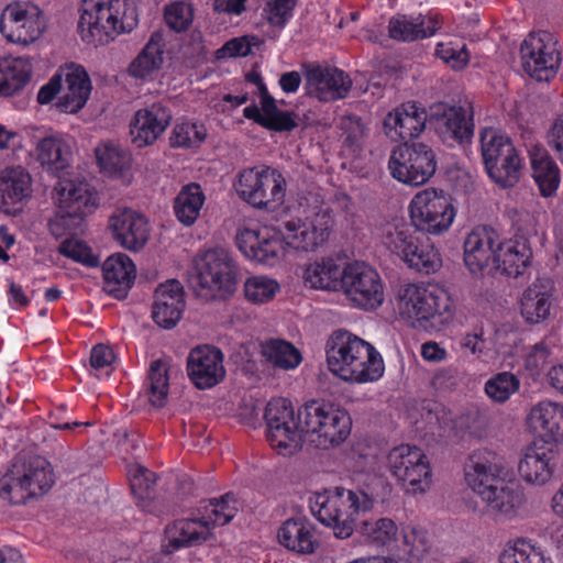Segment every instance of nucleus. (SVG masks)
Returning <instances> with one entry per match:
<instances>
[{
    "label": "nucleus",
    "instance_id": "31",
    "mask_svg": "<svg viewBox=\"0 0 563 563\" xmlns=\"http://www.w3.org/2000/svg\"><path fill=\"white\" fill-rule=\"evenodd\" d=\"M278 542L297 554H311L319 545L314 525L306 517L285 520L277 532Z\"/></svg>",
    "mask_w": 563,
    "mask_h": 563
},
{
    "label": "nucleus",
    "instance_id": "50",
    "mask_svg": "<svg viewBox=\"0 0 563 563\" xmlns=\"http://www.w3.org/2000/svg\"><path fill=\"white\" fill-rule=\"evenodd\" d=\"M238 512V500L232 493H228L220 498L210 499L203 507L201 517L210 527V531L218 526L229 523Z\"/></svg>",
    "mask_w": 563,
    "mask_h": 563
},
{
    "label": "nucleus",
    "instance_id": "15",
    "mask_svg": "<svg viewBox=\"0 0 563 563\" xmlns=\"http://www.w3.org/2000/svg\"><path fill=\"white\" fill-rule=\"evenodd\" d=\"M341 289L358 308L376 309L384 301V285L376 269L364 262H353L344 267Z\"/></svg>",
    "mask_w": 563,
    "mask_h": 563
},
{
    "label": "nucleus",
    "instance_id": "10",
    "mask_svg": "<svg viewBox=\"0 0 563 563\" xmlns=\"http://www.w3.org/2000/svg\"><path fill=\"white\" fill-rule=\"evenodd\" d=\"M452 198L443 190L426 188L410 202V218L416 230L433 235L446 232L455 218Z\"/></svg>",
    "mask_w": 563,
    "mask_h": 563
},
{
    "label": "nucleus",
    "instance_id": "36",
    "mask_svg": "<svg viewBox=\"0 0 563 563\" xmlns=\"http://www.w3.org/2000/svg\"><path fill=\"white\" fill-rule=\"evenodd\" d=\"M554 287L548 279H537L523 292L520 310L523 319L532 324L545 320L552 307Z\"/></svg>",
    "mask_w": 563,
    "mask_h": 563
},
{
    "label": "nucleus",
    "instance_id": "41",
    "mask_svg": "<svg viewBox=\"0 0 563 563\" xmlns=\"http://www.w3.org/2000/svg\"><path fill=\"white\" fill-rule=\"evenodd\" d=\"M166 533L169 545L175 550L201 544L213 537L202 517L178 520L173 527L167 528Z\"/></svg>",
    "mask_w": 563,
    "mask_h": 563
},
{
    "label": "nucleus",
    "instance_id": "58",
    "mask_svg": "<svg viewBox=\"0 0 563 563\" xmlns=\"http://www.w3.org/2000/svg\"><path fill=\"white\" fill-rule=\"evenodd\" d=\"M206 135L203 124L186 121L174 126L169 141L173 147H196L203 142Z\"/></svg>",
    "mask_w": 563,
    "mask_h": 563
},
{
    "label": "nucleus",
    "instance_id": "57",
    "mask_svg": "<svg viewBox=\"0 0 563 563\" xmlns=\"http://www.w3.org/2000/svg\"><path fill=\"white\" fill-rule=\"evenodd\" d=\"M129 476L134 497L139 499L141 507L146 508L156 482L155 474L141 465H134L130 467Z\"/></svg>",
    "mask_w": 563,
    "mask_h": 563
},
{
    "label": "nucleus",
    "instance_id": "29",
    "mask_svg": "<svg viewBox=\"0 0 563 563\" xmlns=\"http://www.w3.org/2000/svg\"><path fill=\"white\" fill-rule=\"evenodd\" d=\"M441 25L437 14H396L388 22V33L393 40L413 42L434 35Z\"/></svg>",
    "mask_w": 563,
    "mask_h": 563
},
{
    "label": "nucleus",
    "instance_id": "54",
    "mask_svg": "<svg viewBox=\"0 0 563 563\" xmlns=\"http://www.w3.org/2000/svg\"><path fill=\"white\" fill-rule=\"evenodd\" d=\"M520 388V379L510 372L493 375L485 383L486 395L495 402L504 404Z\"/></svg>",
    "mask_w": 563,
    "mask_h": 563
},
{
    "label": "nucleus",
    "instance_id": "2",
    "mask_svg": "<svg viewBox=\"0 0 563 563\" xmlns=\"http://www.w3.org/2000/svg\"><path fill=\"white\" fill-rule=\"evenodd\" d=\"M139 23L135 0H81L78 33L89 45H106Z\"/></svg>",
    "mask_w": 563,
    "mask_h": 563
},
{
    "label": "nucleus",
    "instance_id": "9",
    "mask_svg": "<svg viewBox=\"0 0 563 563\" xmlns=\"http://www.w3.org/2000/svg\"><path fill=\"white\" fill-rule=\"evenodd\" d=\"M563 48L548 31L531 32L520 45L523 70L538 81H549L560 69Z\"/></svg>",
    "mask_w": 563,
    "mask_h": 563
},
{
    "label": "nucleus",
    "instance_id": "34",
    "mask_svg": "<svg viewBox=\"0 0 563 563\" xmlns=\"http://www.w3.org/2000/svg\"><path fill=\"white\" fill-rule=\"evenodd\" d=\"M32 195V178L21 166L8 167L0 173V209L7 213Z\"/></svg>",
    "mask_w": 563,
    "mask_h": 563
},
{
    "label": "nucleus",
    "instance_id": "26",
    "mask_svg": "<svg viewBox=\"0 0 563 563\" xmlns=\"http://www.w3.org/2000/svg\"><path fill=\"white\" fill-rule=\"evenodd\" d=\"M185 309V292L176 279L161 284L155 290L152 309L153 320L162 328L172 329L181 319Z\"/></svg>",
    "mask_w": 563,
    "mask_h": 563
},
{
    "label": "nucleus",
    "instance_id": "63",
    "mask_svg": "<svg viewBox=\"0 0 563 563\" xmlns=\"http://www.w3.org/2000/svg\"><path fill=\"white\" fill-rule=\"evenodd\" d=\"M296 0H266L264 14L271 25L284 27L292 15Z\"/></svg>",
    "mask_w": 563,
    "mask_h": 563
},
{
    "label": "nucleus",
    "instance_id": "5",
    "mask_svg": "<svg viewBox=\"0 0 563 563\" xmlns=\"http://www.w3.org/2000/svg\"><path fill=\"white\" fill-rule=\"evenodd\" d=\"M307 440L317 449L329 450L339 446L349 438L352 419L341 406L331 401L313 399L299 408Z\"/></svg>",
    "mask_w": 563,
    "mask_h": 563
},
{
    "label": "nucleus",
    "instance_id": "1",
    "mask_svg": "<svg viewBox=\"0 0 563 563\" xmlns=\"http://www.w3.org/2000/svg\"><path fill=\"white\" fill-rule=\"evenodd\" d=\"M325 353L330 372L343 380L374 382L384 373L383 358L375 347L347 330L330 335Z\"/></svg>",
    "mask_w": 563,
    "mask_h": 563
},
{
    "label": "nucleus",
    "instance_id": "51",
    "mask_svg": "<svg viewBox=\"0 0 563 563\" xmlns=\"http://www.w3.org/2000/svg\"><path fill=\"white\" fill-rule=\"evenodd\" d=\"M410 268L418 272L430 274L441 267V257L432 244L421 242L418 238L413 247L409 250L408 256L402 260Z\"/></svg>",
    "mask_w": 563,
    "mask_h": 563
},
{
    "label": "nucleus",
    "instance_id": "28",
    "mask_svg": "<svg viewBox=\"0 0 563 563\" xmlns=\"http://www.w3.org/2000/svg\"><path fill=\"white\" fill-rule=\"evenodd\" d=\"M554 452L545 444L527 446L518 463L519 476L528 484L545 485L554 473Z\"/></svg>",
    "mask_w": 563,
    "mask_h": 563
},
{
    "label": "nucleus",
    "instance_id": "60",
    "mask_svg": "<svg viewBox=\"0 0 563 563\" xmlns=\"http://www.w3.org/2000/svg\"><path fill=\"white\" fill-rule=\"evenodd\" d=\"M164 19L175 32L186 31L194 20L192 5L185 1H176L165 7Z\"/></svg>",
    "mask_w": 563,
    "mask_h": 563
},
{
    "label": "nucleus",
    "instance_id": "59",
    "mask_svg": "<svg viewBox=\"0 0 563 563\" xmlns=\"http://www.w3.org/2000/svg\"><path fill=\"white\" fill-rule=\"evenodd\" d=\"M279 290V284L266 276H252L244 284V294L253 303H264L272 300Z\"/></svg>",
    "mask_w": 563,
    "mask_h": 563
},
{
    "label": "nucleus",
    "instance_id": "19",
    "mask_svg": "<svg viewBox=\"0 0 563 563\" xmlns=\"http://www.w3.org/2000/svg\"><path fill=\"white\" fill-rule=\"evenodd\" d=\"M504 467L497 455L488 450L474 451L464 464V479L479 498L503 479Z\"/></svg>",
    "mask_w": 563,
    "mask_h": 563
},
{
    "label": "nucleus",
    "instance_id": "44",
    "mask_svg": "<svg viewBox=\"0 0 563 563\" xmlns=\"http://www.w3.org/2000/svg\"><path fill=\"white\" fill-rule=\"evenodd\" d=\"M530 257L531 251L526 243L512 240L500 241L493 267L508 276L517 277L523 273Z\"/></svg>",
    "mask_w": 563,
    "mask_h": 563
},
{
    "label": "nucleus",
    "instance_id": "22",
    "mask_svg": "<svg viewBox=\"0 0 563 563\" xmlns=\"http://www.w3.org/2000/svg\"><path fill=\"white\" fill-rule=\"evenodd\" d=\"M170 120L169 108L161 102L137 110L130 124L132 143L139 148L154 144L165 132Z\"/></svg>",
    "mask_w": 563,
    "mask_h": 563
},
{
    "label": "nucleus",
    "instance_id": "12",
    "mask_svg": "<svg viewBox=\"0 0 563 563\" xmlns=\"http://www.w3.org/2000/svg\"><path fill=\"white\" fill-rule=\"evenodd\" d=\"M388 168L395 179L420 186L435 173V155L427 144L406 142L391 152Z\"/></svg>",
    "mask_w": 563,
    "mask_h": 563
},
{
    "label": "nucleus",
    "instance_id": "30",
    "mask_svg": "<svg viewBox=\"0 0 563 563\" xmlns=\"http://www.w3.org/2000/svg\"><path fill=\"white\" fill-rule=\"evenodd\" d=\"M110 227L121 245L131 251L142 249L148 239L146 220L131 209L118 210L110 218Z\"/></svg>",
    "mask_w": 563,
    "mask_h": 563
},
{
    "label": "nucleus",
    "instance_id": "6",
    "mask_svg": "<svg viewBox=\"0 0 563 563\" xmlns=\"http://www.w3.org/2000/svg\"><path fill=\"white\" fill-rule=\"evenodd\" d=\"M481 152L489 178L503 188L520 178L521 159L511 140L493 128L481 131Z\"/></svg>",
    "mask_w": 563,
    "mask_h": 563
},
{
    "label": "nucleus",
    "instance_id": "27",
    "mask_svg": "<svg viewBox=\"0 0 563 563\" xmlns=\"http://www.w3.org/2000/svg\"><path fill=\"white\" fill-rule=\"evenodd\" d=\"M243 114L261 126L274 132H289L297 126L295 113L282 111L276 100L269 95L265 85L261 84V109L256 104L244 108Z\"/></svg>",
    "mask_w": 563,
    "mask_h": 563
},
{
    "label": "nucleus",
    "instance_id": "43",
    "mask_svg": "<svg viewBox=\"0 0 563 563\" xmlns=\"http://www.w3.org/2000/svg\"><path fill=\"white\" fill-rule=\"evenodd\" d=\"M32 65L23 57L0 59V96L19 93L30 81Z\"/></svg>",
    "mask_w": 563,
    "mask_h": 563
},
{
    "label": "nucleus",
    "instance_id": "8",
    "mask_svg": "<svg viewBox=\"0 0 563 563\" xmlns=\"http://www.w3.org/2000/svg\"><path fill=\"white\" fill-rule=\"evenodd\" d=\"M264 419L266 440L275 451L282 455H291L301 448L305 429L291 401L273 398L266 405Z\"/></svg>",
    "mask_w": 563,
    "mask_h": 563
},
{
    "label": "nucleus",
    "instance_id": "42",
    "mask_svg": "<svg viewBox=\"0 0 563 563\" xmlns=\"http://www.w3.org/2000/svg\"><path fill=\"white\" fill-rule=\"evenodd\" d=\"M412 223H408L402 219H395L385 223L380 228V243L393 254L399 258L408 256L409 250L413 247V243L418 239Z\"/></svg>",
    "mask_w": 563,
    "mask_h": 563
},
{
    "label": "nucleus",
    "instance_id": "45",
    "mask_svg": "<svg viewBox=\"0 0 563 563\" xmlns=\"http://www.w3.org/2000/svg\"><path fill=\"white\" fill-rule=\"evenodd\" d=\"M16 467L25 475L24 483L32 497L48 492L54 484L51 463L42 456H32Z\"/></svg>",
    "mask_w": 563,
    "mask_h": 563
},
{
    "label": "nucleus",
    "instance_id": "24",
    "mask_svg": "<svg viewBox=\"0 0 563 563\" xmlns=\"http://www.w3.org/2000/svg\"><path fill=\"white\" fill-rule=\"evenodd\" d=\"M62 95L57 107L67 113H75L86 104L91 92V82L86 69L77 64H67L59 68Z\"/></svg>",
    "mask_w": 563,
    "mask_h": 563
},
{
    "label": "nucleus",
    "instance_id": "55",
    "mask_svg": "<svg viewBox=\"0 0 563 563\" xmlns=\"http://www.w3.org/2000/svg\"><path fill=\"white\" fill-rule=\"evenodd\" d=\"M363 537L377 545H388L396 541L398 527L390 518L365 520L360 529Z\"/></svg>",
    "mask_w": 563,
    "mask_h": 563
},
{
    "label": "nucleus",
    "instance_id": "17",
    "mask_svg": "<svg viewBox=\"0 0 563 563\" xmlns=\"http://www.w3.org/2000/svg\"><path fill=\"white\" fill-rule=\"evenodd\" d=\"M282 235L268 228H243L238 231L236 245L250 260L275 265L284 254Z\"/></svg>",
    "mask_w": 563,
    "mask_h": 563
},
{
    "label": "nucleus",
    "instance_id": "38",
    "mask_svg": "<svg viewBox=\"0 0 563 563\" xmlns=\"http://www.w3.org/2000/svg\"><path fill=\"white\" fill-rule=\"evenodd\" d=\"M532 176L543 197L555 195L560 183V169L548 151L539 145L529 150Z\"/></svg>",
    "mask_w": 563,
    "mask_h": 563
},
{
    "label": "nucleus",
    "instance_id": "52",
    "mask_svg": "<svg viewBox=\"0 0 563 563\" xmlns=\"http://www.w3.org/2000/svg\"><path fill=\"white\" fill-rule=\"evenodd\" d=\"M168 365L163 360L151 363L147 375V396L152 406H165L168 396Z\"/></svg>",
    "mask_w": 563,
    "mask_h": 563
},
{
    "label": "nucleus",
    "instance_id": "40",
    "mask_svg": "<svg viewBox=\"0 0 563 563\" xmlns=\"http://www.w3.org/2000/svg\"><path fill=\"white\" fill-rule=\"evenodd\" d=\"M344 268L332 258H322L308 263L303 269L305 285L320 290L336 291L341 289Z\"/></svg>",
    "mask_w": 563,
    "mask_h": 563
},
{
    "label": "nucleus",
    "instance_id": "18",
    "mask_svg": "<svg viewBox=\"0 0 563 563\" xmlns=\"http://www.w3.org/2000/svg\"><path fill=\"white\" fill-rule=\"evenodd\" d=\"M429 123L446 143H463L474 133V123L467 110L460 106L437 103L430 107Z\"/></svg>",
    "mask_w": 563,
    "mask_h": 563
},
{
    "label": "nucleus",
    "instance_id": "32",
    "mask_svg": "<svg viewBox=\"0 0 563 563\" xmlns=\"http://www.w3.org/2000/svg\"><path fill=\"white\" fill-rule=\"evenodd\" d=\"M102 272L104 291L117 299H124L136 274L132 260L123 253L113 254L104 261Z\"/></svg>",
    "mask_w": 563,
    "mask_h": 563
},
{
    "label": "nucleus",
    "instance_id": "21",
    "mask_svg": "<svg viewBox=\"0 0 563 563\" xmlns=\"http://www.w3.org/2000/svg\"><path fill=\"white\" fill-rule=\"evenodd\" d=\"M309 93L323 102L347 97L352 79L344 70L333 66H312L306 73Z\"/></svg>",
    "mask_w": 563,
    "mask_h": 563
},
{
    "label": "nucleus",
    "instance_id": "3",
    "mask_svg": "<svg viewBox=\"0 0 563 563\" xmlns=\"http://www.w3.org/2000/svg\"><path fill=\"white\" fill-rule=\"evenodd\" d=\"M375 503L376 498L363 489L335 487L316 493L309 507L313 517L331 528L336 538L346 539L352 536L358 516L371 511Z\"/></svg>",
    "mask_w": 563,
    "mask_h": 563
},
{
    "label": "nucleus",
    "instance_id": "53",
    "mask_svg": "<svg viewBox=\"0 0 563 563\" xmlns=\"http://www.w3.org/2000/svg\"><path fill=\"white\" fill-rule=\"evenodd\" d=\"M97 159L100 168L109 174H122L130 167V153L114 144H104L96 150Z\"/></svg>",
    "mask_w": 563,
    "mask_h": 563
},
{
    "label": "nucleus",
    "instance_id": "23",
    "mask_svg": "<svg viewBox=\"0 0 563 563\" xmlns=\"http://www.w3.org/2000/svg\"><path fill=\"white\" fill-rule=\"evenodd\" d=\"M500 243L499 234L490 227L474 228L464 241V262L472 273L494 265Z\"/></svg>",
    "mask_w": 563,
    "mask_h": 563
},
{
    "label": "nucleus",
    "instance_id": "48",
    "mask_svg": "<svg viewBox=\"0 0 563 563\" xmlns=\"http://www.w3.org/2000/svg\"><path fill=\"white\" fill-rule=\"evenodd\" d=\"M262 354L276 367L289 371L299 366L302 361L300 351L283 339H269L262 344Z\"/></svg>",
    "mask_w": 563,
    "mask_h": 563
},
{
    "label": "nucleus",
    "instance_id": "61",
    "mask_svg": "<svg viewBox=\"0 0 563 563\" xmlns=\"http://www.w3.org/2000/svg\"><path fill=\"white\" fill-rule=\"evenodd\" d=\"M58 252L88 267H96L99 264V258L92 253L91 249L78 239H66L60 243Z\"/></svg>",
    "mask_w": 563,
    "mask_h": 563
},
{
    "label": "nucleus",
    "instance_id": "14",
    "mask_svg": "<svg viewBox=\"0 0 563 563\" xmlns=\"http://www.w3.org/2000/svg\"><path fill=\"white\" fill-rule=\"evenodd\" d=\"M333 225L328 209H320L305 219L291 218L278 225L284 242L296 250L313 252L329 239Z\"/></svg>",
    "mask_w": 563,
    "mask_h": 563
},
{
    "label": "nucleus",
    "instance_id": "20",
    "mask_svg": "<svg viewBox=\"0 0 563 563\" xmlns=\"http://www.w3.org/2000/svg\"><path fill=\"white\" fill-rule=\"evenodd\" d=\"M187 372L191 383L199 389L218 385L225 376L222 352L210 345L192 349L187 358Z\"/></svg>",
    "mask_w": 563,
    "mask_h": 563
},
{
    "label": "nucleus",
    "instance_id": "13",
    "mask_svg": "<svg viewBox=\"0 0 563 563\" xmlns=\"http://www.w3.org/2000/svg\"><path fill=\"white\" fill-rule=\"evenodd\" d=\"M196 283L200 296H216V292L231 294L234 290L236 268L229 252L212 249L196 261Z\"/></svg>",
    "mask_w": 563,
    "mask_h": 563
},
{
    "label": "nucleus",
    "instance_id": "37",
    "mask_svg": "<svg viewBox=\"0 0 563 563\" xmlns=\"http://www.w3.org/2000/svg\"><path fill=\"white\" fill-rule=\"evenodd\" d=\"M56 191L59 208L68 216L84 214L97 205L95 194L84 181L62 180Z\"/></svg>",
    "mask_w": 563,
    "mask_h": 563
},
{
    "label": "nucleus",
    "instance_id": "25",
    "mask_svg": "<svg viewBox=\"0 0 563 563\" xmlns=\"http://www.w3.org/2000/svg\"><path fill=\"white\" fill-rule=\"evenodd\" d=\"M429 114L416 102H406L390 111L384 119L386 134L393 140L418 137L426 129Z\"/></svg>",
    "mask_w": 563,
    "mask_h": 563
},
{
    "label": "nucleus",
    "instance_id": "62",
    "mask_svg": "<svg viewBox=\"0 0 563 563\" xmlns=\"http://www.w3.org/2000/svg\"><path fill=\"white\" fill-rule=\"evenodd\" d=\"M402 550L415 560H420L429 550L428 534L423 529L407 527L402 529Z\"/></svg>",
    "mask_w": 563,
    "mask_h": 563
},
{
    "label": "nucleus",
    "instance_id": "16",
    "mask_svg": "<svg viewBox=\"0 0 563 563\" xmlns=\"http://www.w3.org/2000/svg\"><path fill=\"white\" fill-rule=\"evenodd\" d=\"M45 27L40 8L31 2H12L0 16V32L12 43L30 44L40 37Z\"/></svg>",
    "mask_w": 563,
    "mask_h": 563
},
{
    "label": "nucleus",
    "instance_id": "56",
    "mask_svg": "<svg viewBox=\"0 0 563 563\" xmlns=\"http://www.w3.org/2000/svg\"><path fill=\"white\" fill-rule=\"evenodd\" d=\"M24 476L21 475L16 464H14L0 478V498L11 504H22L32 497L24 483Z\"/></svg>",
    "mask_w": 563,
    "mask_h": 563
},
{
    "label": "nucleus",
    "instance_id": "35",
    "mask_svg": "<svg viewBox=\"0 0 563 563\" xmlns=\"http://www.w3.org/2000/svg\"><path fill=\"white\" fill-rule=\"evenodd\" d=\"M527 422L530 429L539 432L549 441L563 440V405L542 400L532 406Z\"/></svg>",
    "mask_w": 563,
    "mask_h": 563
},
{
    "label": "nucleus",
    "instance_id": "7",
    "mask_svg": "<svg viewBox=\"0 0 563 563\" xmlns=\"http://www.w3.org/2000/svg\"><path fill=\"white\" fill-rule=\"evenodd\" d=\"M234 189L238 196L252 207L274 210L284 202L286 181L275 168L251 167L238 174Z\"/></svg>",
    "mask_w": 563,
    "mask_h": 563
},
{
    "label": "nucleus",
    "instance_id": "49",
    "mask_svg": "<svg viewBox=\"0 0 563 563\" xmlns=\"http://www.w3.org/2000/svg\"><path fill=\"white\" fill-rule=\"evenodd\" d=\"M38 159L43 165L59 170L64 169L71 156L70 146L62 136H47L37 145Z\"/></svg>",
    "mask_w": 563,
    "mask_h": 563
},
{
    "label": "nucleus",
    "instance_id": "39",
    "mask_svg": "<svg viewBox=\"0 0 563 563\" xmlns=\"http://www.w3.org/2000/svg\"><path fill=\"white\" fill-rule=\"evenodd\" d=\"M164 36L161 32H154L148 42L129 65L130 76L136 79H148L158 71L164 62Z\"/></svg>",
    "mask_w": 563,
    "mask_h": 563
},
{
    "label": "nucleus",
    "instance_id": "4",
    "mask_svg": "<svg viewBox=\"0 0 563 563\" xmlns=\"http://www.w3.org/2000/svg\"><path fill=\"white\" fill-rule=\"evenodd\" d=\"M397 308L401 318L413 328L429 332L441 331L454 317L450 295L435 285H404L399 290Z\"/></svg>",
    "mask_w": 563,
    "mask_h": 563
},
{
    "label": "nucleus",
    "instance_id": "46",
    "mask_svg": "<svg viewBox=\"0 0 563 563\" xmlns=\"http://www.w3.org/2000/svg\"><path fill=\"white\" fill-rule=\"evenodd\" d=\"M205 199L200 185L191 183L184 186L174 199L177 220L186 227L192 225L200 214Z\"/></svg>",
    "mask_w": 563,
    "mask_h": 563
},
{
    "label": "nucleus",
    "instance_id": "33",
    "mask_svg": "<svg viewBox=\"0 0 563 563\" xmlns=\"http://www.w3.org/2000/svg\"><path fill=\"white\" fill-rule=\"evenodd\" d=\"M481 499L489 511L509 520L518 516L526 501L520 485L504 477Z\"/></svg>",
    "mask_w": 563,
    "mask_h": 563
},
{
    "label": "nucleus",
    "instance_id": "64",
    "mask_svg": "<svg viewBox=\"0 0 563 563\" xmlns=\"http://www.w3.org/2000/svg\"><path fill=\"white\" fill-rule=\"evenodd\" d=\"M550 347L544 342L532 345L525 358V368L531 377L539 376L549 364Z\"/></svg>",
    "mask_w": 563,
    "mask_h": 563
},
{
    "label": "nucleus",
    "instance_id": "11",
    "mask_svg": "<svg viewBox=\"0 0 563 563\" xmlns=\"http://www.w3.org/2000/svg\"><path fill=\"white\" fill-rule=\"evenodd\" d=\"M391 474L408 493H424L431 484V467L424 452L410 444L391 449L387 455Z\"/></svg>",
    "mask_w": 563,
    "mask_h": 563
},
{
    "label": "nucleus",
    "instance_id": "47",
    "mask_svg": "<svg viewBox=\"0 0 563 563\" xmlns=\"http://www.w3.org/2000/svg\"><path fill=\"white\" fill-rule=\"evenodd\" d=\"M498 563H553V561L540 548L519 538L504 545L498 555Z\"/></svg>",
    "mask_w": 563,
    "mask_h": 563
}]
</instances>
